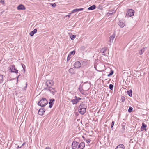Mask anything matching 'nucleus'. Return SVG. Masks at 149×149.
<instances>
[{
	"label": "nucleus",
	"mask_w": 149,
	"mask_h": 149,
	"mask_svg": "<svg viewBox=\"0 0 149 149\" xmlns=\"http://www.w3.org/2000/svg\"><path fill=\"white\" fill-rule=\"evenodd\" d=\"M3 81V76L1 74H0V83H2Z\"/></svg>",
	"instance_id": "b1692460"
},
{
	"label": "nucleus",
	"mask_w": 149,
	"mask_h": 149,
	"mask_svg": "<svg viewBox=\"0 0 149 149\" xmlns=\"http://www.w3.org/2000/svg\"><path fill=\"white\" fill-rule=\"evenodd\" d=\"M115 149H125V147L123 144H120L117 146Z\"/></svg>",
	"instance_id": "ddd939ff"
},
{
	"label": "nucleus",
	"mask_w": 149,
	"mask_h": 149,
	"mask_svg": "<svg viewBox=\"0 0 149 149\" xmlns=\"http://www.w3.org/2000/svg\"><path fill=\"white\" fill-rule=\"evenodd\" d=\"M49 104V107L50 108H52L53 104Z\"/></svg>",
	"instance_id": "ea45409f"
},
{
	"label": "nucleus",
	"mask_w": 149,
	"mask_h": 149,
	"mask_svg": "<svg viewBox=\"0 0 149 149\" xmlns=\"http://www.w3.org/2000/svg\"><path fill=\"white\" fill-rule=\"evenodd\" d=\"M10 70L12 72H15L16 73H18V70H17L14 65H12L10 68Z\"/></svg>",
	"instance_id": "423d86ee"
},
{
	"label": "nucleus",
	"mask_w": 149,
	"mask_h": 149,
	"mask_svg": "<svg viewBox=\"0 0 149 149\" xmlns=\"http://www.w3.org/2000/svg\"><path fill=\"white\" fill-rule=\"evenodd\" d=\"M75 99H72L71 100V102H72V104H77L79 102V100L82 99L81 98L77 97L76 96L75 97Z\"/></svg>",
	"instance_id": "39448f33"
},
{
	"label": "nucleus",
	"mask_w": 149,
	"mask_h": 149,
	"mask_svg": "<svg viewBox=\"0 0 149 149\" xmlns=\"http://www.w3.org/2000/svg\"><path fill=\"white\" fill-rule=\"evenodd\" d=\"M79 108H80V109L85 108V109H86L87 108V106L85 104L82 102L81 103V104L79 106Z\"/></svg>",
	"instance_id": "4468645a"
},
{
	"label": "nucleus",
	"mask_w": 149,
	"mask_h": 149,
	"mask_svg": "<svg viewBox=\"0 0 149 149\" xmlns=\"http://www.w3.org/2000/svg\"><path fill=\"white\" fill-rule=\"evenodd\" d=\"M118 24L122 28L123 27L125 26V24L123 21H119Z\"/></svg>",
	"instance_id": "6ab92c4d"
},
{
	"label": "nucleus",
	"mask_w": 149,
	"mask_h": 149,
	"mask_svg": "<svg viewBox=\"0 0 149 149\" xmlns=\"http://www.w3.org/2000/svg\"><path fill=\"white\" fill-rule=\"evenodd\" d=\"M106 50V48H104L103 49H102L100 51V52L102 53V54L104 55H106V53H105V51Z\"/></svg>",
	"instance_id": "a211bd4d"
},
{
	"label": "nucleus",
	"mask_w": 149,
	"mask_h": 149,
	"mask_svg": "<svg viewBox=\"0 0 149 149\" xmlns=\"http://www.w3.org/2000/svg\"><path fill=\"white\" fill-rule=\"evenodd\" d=\"M83 10V8H79V9H77V8L71 11V13H74L77 12L82 11Z\"/></svg>",
	"instance_id": "2eb2a0df"
},
{
	"label": "nucleus",
	"mask_w": 149,
	"mask_h": 149,
	"mask_svg": "<svg viewBox=\"0 0 149 149\" xmlns=\"http://www.w3.org/2000/svg\"><path fill=\"white\" fill-rule=\"evenodd\" d=\"M17 9L19 10H24L25 9V8L23 5L22 4H20L17 7Z\"/></svg>",
	"instance_id": "9b49d317"
},
{
	"label": "nucleus",
	"mask_w": 149,
	"mask_h": 149,
	"mask_svg": "<svg viewBox=\"0 0 149 149\" xmlns=\"http://www.w3.org/2000/svg\"><path fill=\"white\" fill-rule=\"evenodd\" d=\"M127 93L129 96H130V97L132 96V90L130 89L129 91H128L127 92Z\"/></svg>",
	"instance_id": "4be33fe9"
},
{
	"label": "nucleus",
	"mask_w": 149,
	"mask_h": 149,
	"mask_svg": "<svg viewBox=\"0 0 149 149\" xmlns=\"http://www.w3.org/2000/svg\"><path fill=\"white\" fill-rule=\"evenodd\" d=\"M125 100V97H122L121 98V100L122 102H124Z\"/></svg>",
	"instance_id": "473e14b6"
},
{
	"label": "nucleus",
	"mask_w": 149,
	"mask_h": 149,
	"mask_svg": "<svg viewBox=\"0 0 149 149\" xmlns=\"http://www.w3.org/2000/svg\"><path fill=\"white\" fill-rule=\"evenodd\" d=\"M144 52V49L143 48L141 49L139 51V53L140 55H142Z\"/></svg>",
	"instance_id": "393cba45"
},
{
	"label": "nucleus",
	"mask_w": 149,
	"mask_h": 149,
	"mask_svg": "<svg viewBox=\"0 0 149 149\" xmlns=\"http://www.w3.org/2000/svg\"><path fill=\"white\" fill-rule=\"evenodd\" d=\"M74 66L75 68H78L81 67V63L79 61H77L74 63Z\"/></svg>",
	"instance_id": "9d476101"
},
{
	"label": "nucleus",
	"mask_w": 149,
	"mask_h": 149,
	"mask_svg": "<svg viewBox=\"0 0 149 149\" xmlns=\"http://www.w3.org/2000/svg\"><path fill=\"white\" fill-rule=\"evenodd\" d=\"M68 72L71 74H73L74 73V70L73 68H71L68 70Z\"/></svg>",
	"instance_id": "5701e85b"
},
{
	"label": "nucleus",
	"mask_w": 149,
	"mask_h": 149,
	"mask_svg": "<svg viewBox=\"0 0 149 149\" xmlns=\"http://www.w3.org/2000/svg\"><path fill=\"white\" fill-rule=\"evenodd\" d=\"M114 121H113L112 122L111 124V128L113 127V125H114Z\"/></svg>",
	"instance_id": "f704fd0d"
},
{
	"label": "nucleus",
	"mask_w": 149,
	"mask_h": 149,
	"mask_svg": "<svg viewBox=\"0 0 149 149\" xmlns=\"http://www.w3.org/2000/svg\"><path fill=\"white\" fill-rule=\"evenodd\" d=\"M109 13V14H110L111 15H112V13Z\"/></svg>",
	"instance_id": "79ce46f5"
},
{
	"label": "nucleus",
	"mask_w": 149,
	"mask_h": 149,
	"mask_svg": "<svg viewBox=\"0 0 149 149\" xmlns=\"http://www.w3.org/2000/svg\"><path fill=\"white\" fill-rule=\"evenodd\" d=\"M75 53V51L74 50L72 51L71 52L69 55L70 56H71L72 55H74V54Z\"/></svg>",
	"instance_id": "c85d7f7f"
},
{
	"label": "nucleus",
	"mask_w": 149,
	"mask_h": 149,
	"mask_svg": "<svg viewBox=\"0 0 149 149\" xmlns=\"http://www.w3.org/2000/svg\"><path fill=\"white\" fill-rule=\"evenodd\" d=\"M96 8V6L95 5H93L92 6L89 7L88 9L89 10H92L95 9Z\"/></svg>",
	"instance_id": "aec40b11"
},
{
	"label": "nucleus",
	"mask_w": 149,
	"mask_h": 149,
	"mask_svg": "<svg viewBox=\"0 0 149 149\" xmlns=\"http://www.w3.org/2000/svg\"><path fill=\"white\" fill-rule=\"evenodd\" d=\"M17 148H21V147H19V146H18V147H17Z\"/></svg>",
	"instance_id": "c03bdc74"
},
{
	"label": "nucleus",
	"mask_w": 149,
	"mask_h": 149,
	"mask_svg": "<svg viewBox=\"0 0 149 149\" xmlns=\"http://www.w3.org/2000/svg\"><path fill=\"white\" fill-rule=\"evenodd\" d=\"M50 5L53 7H55L56 6V5L55 3H50Z\"/></svg>",
	"instance_id": "7c9ffc66"
},
{
	"label": "nucleus",
	"mask_w": 149,
	"mask_h": 149,
	"mask_svg": "<svg viewBox=\"0 0 149 149\" xmlns=\"http://www.w3.org/2000/svg\"><path fill=\"white\" fill-rule=\"evenodd\" d=\"M76 37V36L74 35H73L71 36L70 37V38L72 40H73L74 38H75Z\"/></svg>",
	"instance_id": "2f4dec72"
},
{
	"label": "nucleus",
	"mask_w": 149,
	"mask_h": 149,
	"mask_svg": "<svg viewBox=\"0 0 149 149\" xmlns=\"http://www.w3.org/2000/svg\"><path fill=\"white\" fill-rule=\"evenodd\" d=\"M46 89L53 95H54V93L56 92V91L55 88H52L50 86L47 87Z\"/></svg>",
	"instance_id": "20e7f679"
},
{
	"label": "nucleus",
	"mask_w": 149,
	"mask_h": 149,
	"mask_svg": "<svg viewBox=\"0 0 149 149\" xmlns=\"http://www.w3.org/2000/svg\"><path fill=\"white\" fill-rule=\"evenodd\" d=\"M124 123H123L121 124V127L122 128L121 129V131L123 133V132L125 130V125Z\"/></svg>",
	"instance_id": "412c9836"
},
{
	"label": "nucleus",
	"mask_w": 149,
	"mask_h": 149,
	"mask_svg": "<svg viewBox=\"0 0 149 149\" xmlns=\"http://www.w3.org/2000/svg\"><path fill=\"white\" fill-rule=\"evenodd\" d=\"M115 37V35L114 34H113L111 35L110 37V40L109 41L110 43L113 42V41L114 40V38Z\"/></svg>",
	"instance_id": "dca6fc26"
},
{
	"label": "nucleus",
	"mask_w": 149,
	"mask_h": 149,
	"mask_svg": "<svg viewBox=\"0 0 149 149\" xmlns=\"http://www.w3.org/2000/svg\"><path fill=\"white\" fill-rule=\"evenodd\" d=\"M45 111V108H41V109H40L38 111V113L40 115H43Z\"/></svg>",
	"instance_id": "0eeeda50"
},
{
	"label": "nucleus",
	"mask_w": 149,
	"mask_h": 149,
	"mask_svg": "<svg viewBox=\"0 0 149 149\" xmlns=\"http://www.w3.org/2000/svg\"><path fill=\"white\" fill-rule=\"evenodd\" d=\"M85 146L84 143L81 142L79 143L75 141H74L72 144V147L73 149H83Z\"/></svg>",
	"instance_id": "f257e3e1"
},
{
	"label": "nucleus",
	"mask_w": 149,
	"mask_h": 149,
	"mask_svg": "<svg viewBox=\"0 0 149 149\" xmlns=\"http://www.w3.org/2000/svg\"><path fill=\"white\" fill-rule=\"evenodd\" d=\"M24 143H24L23 144H22V146H23L24 144Z\"/></svg>",
	"instance_id": "37998d69"
},
{
	"label": "nucleus",
	"mask_w": 149,
	"mask_h": 149,
	"mask_svg": "<svg viewBox=\"0 0 149 149\" xmlns=\"http://www.w3.org/2000/svg\"><path fill=\"white\" fill-rule=\"evenodd\" d=\"M70 56L69 55L67 57V61L69 60L71 58V57H70Z\"/></svg>",
	"instance_id": "c9c22d12"
},
{
	"label": "nucleus",
	"mask_w": 149,
	"mask_h": 149,
	"mask_svg": "<svg viewBox=\"0 0 149 149\" xmlns=\"http://www.w3.org/2000/svg\"><path fill=\"white\" fill-rule=\"evenodd\" d=\"M0 3H1L3 5L4 3V0H1L0 1Z\"/></svg>",
	"instance_id": "e433bc0d"
},
{
	"label": "nucleus",
	"mask_w": 149,
	"mask_h": 149,
	"mask_svg": "<svg viewBox=\"0 0 149 149\" xmlns=\"http://www.w3.org/2000/svg\"><path fill=\"white\" fill-rule=\"evenodd\" d=\"M114 73V71L113 70H112L111 69V72L109 74H108L107 75V76L108 77H110L111 76V75H112Z\"/></svg>",
	"instance_id": "a878e982"
},
{
	"label": "nucleus",
	"mask_w": 149,
	"mask_h": 149,
	"mask_svg": "<svg viewBox=\"0 0 149 149\" xmlns=\"http://www.w3.org/2000/svg\"><path fill=\"white\" fill-rule=\"evenodd\" d=\"M147 125H145L144 123H142V126L141 127V131L145 130V131H146V127Z\"/></svg>",
	"instance_id": "f8f14e48"
},
{
	"label": "nucleus",
	"mask_w": 149,
	"mask_h": 149,
	"mask_svg": "<svg viewBox=\"0 0 149 149\" xmlns=\"http://www.w3.org/2000/svg\"><path fill=\"white\" fill-rule=\"evenodd\" d=\"M45 149H51V148L49 147H46Z\"/></svg>",
	"instance_id": "a19ab883"
},
{
	"label": "nucleus",
	"mask_w": 149,
	"mask_h": 149,
	"mask_svg": "<svg viewBox=\"0 0 149 149\" xmlns=\"http://www.w3.org/2000/svg\"><path fill=\"white\" fill-rule=\"evenodd\" d=\"M90 141H91V140L90 139H88L87 141H86V142H87V143H90Z\"/></svg>",
	"instance_id": "58836bf2"
},
{
	"label": "nucleus",
	"mask_w": 149,
	"mask_h": 149,
	"mask_svg": "<svg viewBox=\"0 0 149 149\" xmlns=\"http://www.w3.org/2000/svg\"><path fill=\"white\" fill-rule=\"evenodd\" d=\"M113 85L112 84H110L109 85V88L111 89V90H112L113 89Z\"/></svg>",
	"instance_id": "c756f323"
},
{
	"label": "nucleus",
	"mask_w": 149,
	"mask_h": 149,
	"mask_svg": "<svg viewBox=\"0 0 149 149\" xmlns=\"http://www.w3.org/2000/svg\"><path fill=\"white\" fill-rule=\"evenodd\" d=\"M22 66L23 68V70H24V72H25V70L24 69V67H25V65L23 64H22Z\"/></svg>",
	"instance_id": "4c0bfd02"
},
{
	"label": "nucleus",
	"mask_w": 149,
	"mask_h": 149,
	"mask_svg": "<svg viewBox=\"0 0 149 149\" xmlns=\"http://www.w3.org/2000/svg\"><path fill=\"white\" fill-rule=\"evenodd\" d=\"M134 11L132 9H130L128 10L126 14V17H129L134 15Z\"/></svg>",
	"instance_id": "7ed1b4c3"
},
{
	"label": "nucleus",
	"mask_w": 149,
	"mask_h": 149,
	"mask_svg": "<svg viewBox=\"0 0 149 149\" xmlns=\"http://www.w3.org/2000/svg\"><path fill=\"white\" fill-rule=\"evenodd\" d=\"M55 101L54 99H51L50 100V102H49V104H53V102Z\"/></svg>",
	"instance_id": "bb28decb"
},
{
	"label": "nucleus",
	"mask_w": 149,
	"mask_h": 149,
	"mask_svg": "<svg viewBox=\"0 0 149 149\" xmlns=\"http://www.w3.org/2000/svg\"><path fill=\"white\" fill-rule=\"evenodd\" d=\"M37 31V29H35L33 31L30 33V35L31 36H33V35L36 33Z\"/></svg>",
	"instance_id": "f3484780"
},
{
	"label": "nucleus",
	"mask_w": 149,
	"mask_h": 149,
	"mask_svg": "<svg viewBox=\"0 0 149 149\" xmlns=\"http://www.w3.org/2000/svg\"><path fill=\"white\" fill-rule=\"evenodd\" d=\"M48 104V102L46 99L43 98L38 102V104L41 107H44Z\"/></svg>",
	"instance_id": "f03ea898"
},
{
	"label": "nucleus",
	"mask_w": 149,
	"mask_h": 149,
	"mask_svg": "<svg viewBox=\"0 0 149 149\" xmlns=\"http://www.w3.org/2000/svg\"><path fill=\"white\" fill-rule=\"evenodd\" d=\"M72 13H69L68 14V15L65 16V17H68V18H69L70 17V16L71 15V14Z\"/></svg>",
	"instance_id": "72a5a7b5"
},
{
	"label": "nucleus",
	"mask_w": 149,
	"mask_h": 149,
	"mask_svg": "<svg viewBox=\"0 0 149 149\" xmlns=\"http://www.w3.org/2000/svg\"><path fill=\"white\" fill-rule=\"evenodd\" d=\"M78 111L80 114L82 115H83L86 112V109H85V108L80 109V108H79Z\"/></svg>",
	"instance_id": "6e6552de"
},
{
	"label": "nucleus",
	"mask_w": 149,
	"mask_h": 149,
	"mask_svg": "<svg viewBox=\"0 0 149 149\" xmlns=\"http://www.w3.org/2000/svg\"><path fill=\"white\" fill-rule=\"evenodd\" d=\"M47 87L52 86L54 84V83L52 80H49L47 81L46 82Z\"/></svg>",
	"instance_id": "1a4fd4ad"
},
{
	"label": "nucleus",
	"mask_w": 149,
	"mask_h": 149,
	"mask_svg": "<svg viewBox=\"0 0 149 149\" xmlns=\"http://www.w3.org/2000/svg\"><path fill=\"white\" fill-rule=\"evenodd\" d=\"M132 110H133L132 108L131 107H130L129 108V109H128V111L129 112L131 113L132 111Z\"/></svg>",
	"instance_id": "cd10ccee"
}]
</instances>
